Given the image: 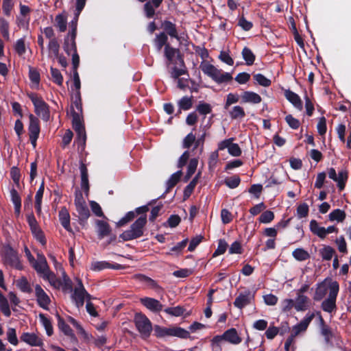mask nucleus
I'll use <instances>...</instances> for the list:
<instances>
[{
	"label": "nucleus",
	"mask_w": 351,
	"mask_h": 351,
	"mask_svg": "<svg viewBox=\"0 0 351 351\" xmlns=\"http://www.w3.org/2000/svg\"><path fill=\"white\" fill-rule=\"evenodd\" d=\"M164 56L166 58L167 66L173 64L169 68V73L172 78H178L188 74L184 57L179 49L173 47L171 45H167L164 48Z\"/></svg>",
	"instance_id": "f257e3e1"
},
{
	"label": "nucleus",
	"mask_w": 351,
	"mask_h": 351,
	"mask_svg": "<svg viewBox=\"0 0 351 351\" xmlns=\"http://www.w3.org/2000/svg\"><path fill=\"white\" fill-rule=\"evenodd\" d=\"M149 204L144 205L135 209L136 215H141L130 226L129 230H125L119 235L120 239L124 241H128L143 236L144 228L147 222L146 213L149 210Z\"/></svg>",
	"instance_id": "f03ea898"
},
{
	"label": "nucleus",
	"mask_w": 351,
	"mask_h": 351,
	"mask_svg": "<svg viewBox=\"0 0 351 351\" xmlns=\"http://www.w3.org/2000/svg\"><path fill=\"white\" fill-rule=\"evenodd\" d=\"M200 68L204 74L219 84L229 82L232 80L231 73L223 72L210 63H202Z\"/></svg>",
	"instance_id": "7ed1b4c3"
},
{
	"label": "nucleus",
	"mask_w": 351,
	"mask_h": 351,
	"mask_svg": "<svg viewBox=\"0 0 351 351\" xmlns=\"http://www.w3.org/2000/svg\"><path fill=\"white\" fill-rule=\"evenodd\" d=\"M1 258L3 264L18 270H23V266L20 261L19 254L10 245H3L1 250Z\"/></svg>",
	"instance_id": "20e7f679"
},
{
	"label": "nucleus",
	"mask_w": 351,
	"mask_h": 351,
	"mask_svg": "<svg viewBox=\"0 0 351 351\" xmlns=\"http://www.w3.org/2000/svg\"><path fill=\"white\" fill-rule=\"evenodd\" d=\"M27 96L34 106L35 113L44 121H48L50 117L49 106L37 93H31Z\"/></svg>",
	"instance_id": "39448f33"
},
{
	"label": "nucleus",
	"mask_w": 351,
	"mask_h": 351,
	"mask_svg": "<svg viewBox=\"0 0 351 351\" xmlns=\"http://www.w3.org/2000/svg\"><path fill=\"white\" fill-rule=\"evenodd\" d=\"M329 295L322 304V309L327 313H332L337 309L336 300L339 290V285L337 281H332L329 285Z\"/></svg>",
	"instance_id": "423d86ee"
},
{
	"label": "nucleus",
	"mask_w": 351,
	"mask_h": 351,
	"mask_svg": "<svg viewBox=\"0 0 351 351\" xmlns=\"http://www.w3.org/2000/svg\"><path fill=\"white\" fill-rule=\"evenodd\" d=\"M134 322L141 336L147 338L150 336L152 325L148 317L142 313H136L134 317Z\"/></svg>",
	"instance_id": "0eeeda50"
},
{
	"label": "nucleus",
	"mask_w": 351,
	"mask_h": 351,
	"mask_svg": "<svg viewBox=\"0 0 351 351\" xmlns=\"http://www.w3.org/2000/svg\"><path fill=\"white\" fill-rule=\"evenodd\" d=\"M328 175L329 178L337 183L340 191L344 190L348 179V173L346 170H341L337 174L335 169L331 167L328 169Z\"/></svg>",
	"instance_id": "6e6552de"
},
{
	"label": "nucleus",
	"mask_w": 351,
	"mask_h": 351,
	"mask_svg": "<svg viewBox=\"0 0 351 351\" xmlns=\"http://www.w3.org/2000/svg\"><path fill=\"white\" fill-rule=\"evenodd\" d=\"M77 282V287H75L73 293L71 295V298L75 302V306L77 308L83 306L85 300V293L86 290L85 289L82 281L80 278H76Z\"/></svg>",
	"instance_id": "1a4fd4ad"
},
{
	"label": "nucleus",
	"mask_w": 351,
	"mask_h": 351,
	"mask_svg": "<svg viewBox=\"0 0 351 351\" xmlns=\"http://www.w3.org/2000/svg\"><path fill=\"white\" fill-rule=\"evenodd\" d=\"M35 295L38 305L45 310H48V306L51 302L50 298L39 285L35 287Z\"/></svg>",
	"instance_id": "9d476101"
},
{
	"label": "nucleus",
	"mask_w": 351,
	"mask_h": 351,
	"mask_svg": "<svg viewBox=\"0 0 351 351\" xmlns=\"http://www.w3.org/2000/svg\"><path fill=\"white\" fill-rule=\"evenodd\" d=\"M135 277L140 282L144 283L148 288L153 289L157 293H163V288L160 286L156 280L149 276L140 274L136 275Z\"/></svg>",
	"instance_id": "9b49d317"
},
{
	"label": "nucleus",
	"mask_w": 351,
	"mask_h": 351,
	"mask_svg": "<svg viewBox=\"0 0 351 351\" xmlns=\"http://www.w3.org/2000/svg\"><path fill=\"white\" fill-rule=\"evenodd\" d=\"M58 319V326L66 336L70 338V340L73 343H77V339L74 334L71 328L65 322L64 319L58 314L56 315Z\"/></svg>",
	"instance_id": "f8f14e48"
},
{
	"label": "nucleus",
	"mask_w": 351,
	"mask_h": 351,
	"mask_svg": "<svg viewBox=\"0 0 351 351\" xmlns=\"http://www.w3.org/2000/svg\"><path fill=\"white\" fill-rule=\"evenodd\" d=\"M140 301L144 306L154 313H159L162 310L163 305L156 299L145 297L141 298Z\"/></svg>",
	"instance_id": "ddd939ff"
},
{
	"label": "nucleus",
	"mask_w": 351,
	"mask_h": 351,
	"mask_svg": "<svg viewBox=\"0 0 351 351\" xmlns=\"http://www.w3.org/2000/svg\"><path fill=\"white\" fill-rule=\"evenodd\" d=\"M161 27L163 29V33H165L171 38L180 40L176 25L170 21L165 20L161 23Z\"/></svg>",
	"instance_id": "4468645a"
},
{
	"label": "nucleus",
	"mask_w": 351,
	"mask_h": 351,
	"mask_svg": "<svg viewBox=\"0 0 351 351\" xmlns=\"http://www.w3.org/2000/svg\"><path fill=\"white\" fill-rule=\"evenodd\" d=\"M253 298L250 291H246L244 293H241L235 299L234 305L238 308L242 309L245 306L248 305L251 302V300Z\"/></svg>",
	"instance_id": "2eb2a0df"
},
{
	"label": "nucleus",
	"mask_w": 351,
	"mask_h": 351,
	"mask_svg": "<svg viewBox=\"0 0 351 351\" xmlns=\"http://www.w3.org/2000/svg\"><path fill=\"white\" fill-rule=\"evenodd\" d=\"M122 268V265L119 263L112 264L105 261L93 262L90 267L95 271H100L106 269H120Z\"/></svg>",
	"instance_id": "dca6fc26"
},
{
	"label": "nucleus",
	"mask_w": 351,
	"mask_h": 351,
	"mask_svg": "<svg viewBox=\"0 0 351 351\" xmlns=\"http://www.w3.org/2000/svg\"><path fill=\"white\" fill-rule=\"evenodd\" d=\"M32 267L37 273L42 274L43 276H45L47 274L51 271L44 256H40L38 261H35L32 263Z\"/></svg>",
	"instance_id": "f3484780"
},
{
	"label": "nucleus",
	"mask_w": 351,
	"mask_h": 351,
	"mask_svg": "<svg viewBox=\"0 0 351 351\" xmlns=\"http://www.w3.org/2000/svg\"><path fill=\"white\" fill-rule=\"evenodd\" d=\"M96 224L97 227V236L99 239H102L110 234L112 229L108 223L103 220L97 219L96 221Z\"/></svg>",
	"instance_id": "a211bd4d"
},
{
	"label": "nucleus",
	"mask_w": 351,
	"mask_h": 351,
	"mask_svg": "<svg viewBox=\"0 0 351 351\" xmlns=\"http://www.w3.org/2000/svg\"><path fill=\"white\" fill-rule=\"evenodd\" d=\"M21 340L32 346H40L43 344L42 339L34 333L23 332L21 336Z\"/></svg>",
	"instance_id": "6ab92c4d"
},
{
	"label": "nucleus",
	"mask_w": 351,
	"mask_h": 351,
	"mask_svg": "<svg viewBox=\"0 0 351 351\" xmlns=\"http://www.w3.org/2000/svg\"><path fill=\"white\" fill-rule=\"evenodd\" d=\"M72 115V127L75 132L85 130L83 117L81 114L75 112L73 109L71 111Z\"/></svg>",
	"instance_id": "aec40b11"
},
{
	"label": "nucleus",
	"mask_w": 351,
	"mask_h": 351,
	"mask_svg": "<svg viewBox=\"0 0 351 351\" xmlns=\"http://www.w3.org/2000/svg\"><path fill=\"white\" fill-rule=\"evenodd\" d=\"M241 103H250L257 104L261 102V97L256 93L252 91H244L241 96Z\"/></svg>",
	"instance_id": "412c9836"
},
{
	"label": "nucleus",
	"mask_w": 351,
	"mask_h": 351,
	"mask_svg": "<svg viewBox=\"0 0 351 351\" xmlns=\"http://www.w3.org/2000/svg\"><path fill=\"white\" fill-rule=\"evenodd\" d=\"M222 337L225 341L234 345L240 343L242 341L234 328H231L226 330L222 335Z\"/></svg>",
	"instance_id": "4be33fe9"
},
{
	"label": "nucleus",
	"mask_w": 351,
	"mask_h": 351,
	"mask_svg": "<svg viewBox=\"0 0 351 351\" xmlns=\"http://www.w3.org/2000/svg\"><path fill=\"white\" fill-rule=\"evenodd\" d=\"M29 136H39L40 128L38 119L32 114L29 115Z\"/></svg>",
	"instance_id": "5701e85b"
},
{
	"label": "nucleus",
	"mask_w": 351,
	"mask_h": 351,
	"mask_svg": "<svg viewBox=\"0 0 351 351\" xmlns=\"http://www.w3.org/2000/svg\"><path fill=\"white\" fill-rule=\"evenodd\" d=\"M309 298L304 295H297L294 300V308L297 311H304L309 306Z\"/></svg>",
	"instance_id": "b1692460"
},
{
	"label": "nucleus",
	"mask_w": 351,
	"mask_h": 351,
	"mask_svg": "<svg viewBox=\"0 0 351 351\" xmlns=\"http://www.w3.org/2000/svg\"><path fill=\"white\" fill-rule=\"evenodd\" d=\"M59 220L62 227L67 231L71 232L70 225V215L65 207H62L58 213Z\"/></svg>",
	"instance_id": "393cba45"
},
{
	"label": "nucleus",
	"mask_w": 351,
	"mask_h": 351,
	"mask_svg": "<svg viewBox=\"0 0 351 351\" xmlns=\"http://www.w3.org/2000/svg\"><path fill=\"white\" fill-rule=\"evenodd\" d=\"M285 96L286 99L295 108H298L299 110L302 109V102L298 94L289 89L285 91Z\"/></svg>",
	"instance_id": "a878e982"
},
{
	"label": "nucleus",
	"mask_w": 351,
	"mask_h": 351,
	"mask_svg": "<svg viewBox=\"0 0 351 351\" xmlns=\"http://www.w3.org/2000/svg\"><path fill=\"white\" fill-rule=\"evenodd\" d=\"M309 228L310 230L320 239H324L326 237V228L319 226L316 220L312 219L310 221Z\"/></svg>",
	"instance_id": "bb28decb"
},
{
	"label": "nucleus",
	"mask_w": 351,
	"mask_h": 351,
	"mask_svg": "<svg viewBox=\"0 0 351 351\" xmlns=\"http://www.w3.org/2000/svg\"><path fill=\"white\" fill-rule=\"evenodd\" d=\"M153 43L158 51H160L163 47L165 48L167 45H170L168 43V36L163 32L156 34Z\"/></svg>",
	"instance_id": "cd10ccee"
},
{
	"label": "nucleus",
	"mask_w": 351,
	"mask_h": 351,
	"mask_svg": "<svg viewBox=\"0 0 351 351\" xmlns=\"http://www.w3.org/2000/svg\"><path fill=\"white\" fill-rule=\"evenodd\" d=\"M78 213L79 223L84 225L90 217V210L86 204L75 208Z\"/></svg>",
	"instance_id": "c85d7f7f"
},
{
	"label": "nucleus",
	"mask_w": 351,
	"mask_h": 351,
	"mask_svg": "<svg viewBox=\"0 0 351 351\" xmlns=\"http://www.w3.org/2000/svg\"><path fill=\"white\" fill-rule=\"evenodd\" d=\"M182 171L179 170L173 173L167 182V189L165 193H169L180 181Z\"/></svg>",
	"instance_id": "c756f323"
},
{
	"label": "nucleus",
	"mask_w": 351,
	"mask_h": 351,
	"mask_svg": "<svg viewBox=\"0 0 351 351\" xmlns=\"http://www.w3.org/2000/svg\"><path fill=\"white\" fill-rule=\"evenodd\" d=\"M346 217V213L344 210L339 208L333 210L329 215L328 219L330 221L343 222Z\"/></svg>",
	"instance_id": "7c9ffc66"
},
{
	"label": "nucleus",
	"mask_w": 351,
	"mask_h": 351,
	"mask_svg": "<svg viewBox=\"0 0 351 351\" xmlns=\"http://www.w3.org/2000/svg\"><path fill=\"white\" fill-rule=\"evenodd\" d=\"M43 278L49 281L50 285L56 289H59L63 285L62 281L58 278L55 274L52 271L47 274L45 276H43Z\"/></svg>",
	"instance_id": "2f4dec72"
},
{
	"label": "nucleus",
	"mask_w": 351,
	"mask_h": 351,
	"mask_svg": "<svg viewBox=\"0 0 351 351\" xmlns=\"http://www.w3.org/2000/svg\"><path fill=\"white\" fill-rule=\"evenodd\" d=\"M199 175V173L195 176L193 180L189 182V184L186 186V187L184 189V193H183V197L184 199L186 200L188 199L192 194V193L194 191V189L195 186L197 185V181H198V176Z\"/></svg>",
	"instance_id": "473e14b6"
},
{
	"label": "nucleus",
	"mask_w": 351,
	"mask_h": 351,
	"mask_svg": "<svg viewBox=\"0 0 351 351\" xmlns=\"http://www.w3.org/2000/svg\"><path fill=\"white\" fill-rule=\"evenodd\" d=\"M39 318L41 324L44 326L47 335L50 337L53 333V328L51 320L47 318L43 313H40Z\"/></svg>",
	"instance_id": "72a5a7b5"
},
{
	"label": "nucleus",
	"mask_w": 351,
	"mask_h": 351,
	"mask_svg": "<svg viewBox=\"0 0 351 351\" xmlns=\"http://www.w3.org/2000/svg\"><path fill=\"white\" fill-rule=\"evenodd\" d=\"M293 257L298 261H304L310 258L309 253L303 248H296L292 252Z\"/></svg>",
	"instance_id": "f704fd0d"
},
{
	"label": "nucleus",
	"mask_w": 351,
	"mask_h": 351,
	"mask_svg": "<svg viewBox=\"0 0 351 351\" xmlns=\"http://www.w3.org/2000/svg\"><path fill=\"white\" fill-rule=\"evenodd\" d=\"M327 291H328V289L326 287L325 282H322L319 283L317 285V287L315 290V294L313 296V300L315 301L322 300L324 298V296L326 295Z\"/></svg>",
	"instance_id": "c9c22d12"
},
{
	"label": "nucleus",
	"mask_w": 351,
	"mask_h": 351,
	"mask_svg": "<svg viewBox=\"0 0 351 351\" xmlns=\"http://www.w3.org/2000/svg\"><path fill=\"white\" fill-rule=\"evenodd\" d=\"M241 54L247 65L251 66L254 64L256 56L250 48L245 47L242 50Z\"/></svg>",
	"instance_id": "e433bc0d"
},
{
	"label": "nucleus",
	"mask_w": 351,
	"mask_h": 351,
	"mask_svg": "<svg viewBox=\"0 0 351 351\" xmlns=\"http://www.w3.org/2000/svg\"><path fill=\"white\" fill-rule=\"evenodd\" d=\"M55 26L58 28L60 32H64L66 29V17L62 14H59L55 18Z\"/></svg>",
	"instance_id": "4c0bfd02"
},
{
	"label": "nucleus",
	"mask_w": 351,
	"mask_h": 351,
	"mask_svg": "<svg viewBox=\"0 0 351 351\" xmlns=\"http://www.w3.org/2000/svg\"><path fill=\"white\" fill-rule=\"evenodd\" d=\"M196 110L200 114L206 116L212 112V106L208 103H206L204 101H200L196 106Z\"/></svg>",
	"instance_id": "58836bf2"
},
{
	"label": "nucleus",
	"mask_w": 351,
	"mask_h": 351,
	"mask_svg": "<svg viewBox=\"0 0 351 351\" xmlns=\"http://www.w3.org/2000/svg\"><path fill=\"white\" fill-rule=\"evenodd\" d=\"M319 253L323 260L330 261L335 254V250L331 246L326 245L319 250Z\"/></svg>",
	"instance_id": "ea45409f"
},
{
	"label": "nucleus",
	"mask_w": 351,
	"mask_h": 351,
	"mask_svg": "<svg viewBox=\"0 0 351 351\" xmlns=\"http://www.w3.org/2000/svg\"><path fill=\"white\" fill-rule=\"evenodd\" d=\"M229 114L232 119H243L245 117L244 109L240 106H234Z\"/></svg>",
	"instance_id": "a19ab883"
},
{
	"label": "nucleus",
	"mask_w": 351,
	"mask_h": 351,
	"mask_svg": "<svg viewBox=\"0 0 351 351\" xmlns=\"http://www.w3.org/2000/svg\"><path fill=\"white\" fill-rule=\"evenodd\" d=\"M30 230L34 238L38 242H40L43 245H45L46 244L47 241L45 237V234L39 226H37L36 228L31 229Z\"/></svg>",
	"instance_id": "79ce46f5"
},
{
	"label": "nucleus",
	"mask_w": 351,
	"mask_h": 351,
	"mask_svg": "<svg viewBox=\"0 0 351 351\" xmlns=\"http://www.w3.org/2000/svg\"><path fill=\"white\" fill-rule=\"evenodd\" d=\"M154 335L158 338H163L167 336H171V328L162 327L156 325L154 328Z\"/></svg>",
	"instance_id": "37998d69"
},
{
	"label": "nucleus",
	"mask_w": 351,
	"mask_h": 351,
	"mask_svg": "<svg viewBox=\"0 0 351 351\" xmlns=\"http://www.w3.org/2000/svg\"><path fill=\"white\" fill-rule=\"evenodd\" d=\"M9 23L3 17H0V32L6 40H10Z\"/></svg>",
	"instance_id": "c03bdc74"
},
{
	"label": "nucleus",
	"mask_w": 351,
	"mask_h": 351,
	"mask_svg": "<svg viewBox=\"0 0 351 351\" xmlns=\"http://www.w3.org/2000/svg\"><path fill=\"white\" fill-rule=\"evenodd\" d=\"M171 336L186 339L189 337V332L186 330L180 327H171Z\"/></svg>",
	"instance_id": "a18cd8bd"
},
{
	"label": "nucleus",
	"mask_w": 351,
	"mask_h": 351,
	"mask_svg": "<svg viewBox=\"0 0 351 351\" xmlns=\"http://www.w3.org/2000/svg\"><path fill=\"white\" fill-rule=\"evenodd\" d=\"M321 334L324 337L325 343L327 345L332 346V338L334 337V334L328 326L322 327Z\"/></svg>",
	"instance_id": "49530a36"
},
{
	"label": "nucleus",
	"mask_w": 351,
	"mask_h": 351,
	"mask_svg": "<svg viewBox=\"0 0 351 351\" xmlns=\"http://www.w3.org/2000/svg\"><path fill=\"white\" fill-rule=\"evenodd\" d=\"M198 164V160L197 158H191L189 161L187 167V171L185 176V182H186L192 175L195 172Z\"/></svg>",
	"instance_id": "de8ad7c7"
},
{
	"label": "nucleus",
	"mask_w": 351,
	"mask_h": 351,
	"mask_svg": "<svg viewBox=\"0 0 351 351\" xmlns=\"http://www.w3.org/2000/svg\"><path fill=\"white\" fill-rule=\"evenodd\" d=\"M164 311L171 316L179 317L184 315L186 309L182 306H177L175 307H168Z\"/></svg>",
	"instance_id": "09e8293b"
},
{
	"label": "nucleus",
	"mask_w": 351,
	"mask_h": 351,
	"mask_svg": "<svg viewBox=\"0 0 351 351\" xmlns=\"http://www.w3.org/2000/svg\"><path fill=\"white\" fill-rule=\"evenodd\" d=\"M77 136L75 139V143H77L78 148L81 147L84 149L86 142V130L76 132Z\"/></svg>",
	"instance_id": "8fccbe9b"
},
{
	"label": "nucleus",
	"mask_w": 351,
	"mask_h": 351,
	"mask_svg": "<svg viewBox=\"0 0 351 351\" xmlns=\"http://www.w3.org/2000/svg\"><path fill=\"white\" fill-rule=\"evenodd\" d=\"M48 49L49 51L53 54L54 58L60 55L59 53L60 45L56 38H53L49 40Z\"/></svg>",
	"instance_id": "3c124183"
},
{
	"label": "nucleus",
	"mask_w": 351,
	"mask_h": 351,
	"mask_svg": "<svg viewBox=\"0 0 351 351\" xmlns=\"http://www.w3.org/2000/svg\"><path fill=\"white\" fill-rule=\"evenodd\" d=\"M274 219V213L271 210H267L261 213L258 218V221L262 223H269Z\"/></svg>",
	"instance_id": "603ef678"
},
{
	"label": "nucleus",
	"mask_w": 351,
	"mask_h": 351,
	"mask_svg": "<svg viewBox=\"0 0 351 351\" xmlns=\"http://www.w3.org/2000/svg\"><path fill=\"white\" fill-rule=\"evenodd\" d=\"M50 70L53 82L58 86H62L63 83V76L60 71L58 69L53 68L52 66L51 67Z\"/></svg>",
	"instance_id": "864d4df0"
},
{
	"label": "nucleus",
	"mask_w": 351,
	"mask_h": 351,
	"mask_svg": "<svg viewBox=\"0 0 351 351\" xmlns=\"http://www.w3.org/2000/svg\"><path fill=\"white\" fill-rule=\"evenodd\" d=\"M241 182V179L239 176L235 175L229 178H226L224 183L230 189L237 188Z\"/></svg>",
	"instance_id": "5fc2aeb1"
},
{
	"label": "nucleus",
	"mask_w": 351,
	"mask_h": 351,
	"mask_svg": "<svg viewBox=\"0 0 351 351\" xmlns=\"http://www.w3.org/2000/svg\"><path fill=\"white\" fill-rule=\"evenodd\" d=\"M192 98L193 97H189L187 96L182 97L178 102L180 108L184 110L191 109L193 106Z\"/></svg>",
	"instance_id": "6e6d98bb"
},
{
	"label": "nucleus",
	"mask_w": 351,
	"mask_h": 351,
	"mask_svg": "<svg viewBox=\"0 0 351 351\" xmlns=\"http://www.w3.org/2000/svg\"><path fill=\"white\" fill-rule=\"evenodd\" d=\"M135 217L136 213L134 211L128 212L117 223V227H122L125 226L126 223L132 221Z\"/></svg>",
	"instance_id": "4d7b16f0"
},
{
	"label": "nucleus",
	"mask_w": 351,
	"mask_h": 351,
	"mask_svg": "<svg viewBox=\"0 0 351 351\" xmlns=\"http://www.w3.org/2000/svg\"><path fill=\"white\" fill-rule=\"evenodd\" d=\"M254 80L261 86L264 87H268L271 85V82L270 80L267 78L265 75L261 73H257L254 75Z\"/></svg>",
	"instance_id": "13d9d810"
},
{
	"label": "nucleus",
	"mask_w": 351,
	"mask_h": 351,
	"mask_svg": "<svg viewBox=\"0 0 351 351\" xmlns=\"http://www.w3.org/2000/svg\"><path fill=\"white\" fill-rule=\"evenodd\" d=\"M228 243L224 239H219L218 241V246L213 254V257H216L219 255L223 254L228 247Z\"/></svg>",
	"instance_id": "bf43d9fd"
},
{
	"label": "nucleus",
	"mask_w": 351,
	"mask_h": 351,
	"mask_svg": "<svg viewBox=\"0 0 351 351\" xmlns=\"http://www.w3.org/2000/svg\"><path fill=\"white\" fill-rule=\"evenodd\" d=\"M14 2L13 0H3L2 3V10L3 14L6 16H10L12 10L14 8Z\"/></svg>",
	"instance_id": "052dcab7"
},
{
	"label": "nucleus",
	"mask_w": 351,
	"mask_h": 351,
	"mask_svg": "<svg viewBox=\"0 0 351 351\" xmlns=\"http://www.w3.org/2000/svg\"><path fill=\"white\" fill-rule=\"evenodd\" d=\"M237 25L244 31H250L253 27L252 22L247 21L243 15L239 18Z\"/></svg>",
	"instance_id": "680f3d73"
},
{
	"label": "nucleus",
	"mask_w": 351,
	"mask_h": 351,
	"mask_svg": "<svg viewBox=\"0 0 351 351\" xmlns=\"http://www.w3.org/2000/svg\"><path fill=\"white\" fill-rule=\"evenodd\" d=\"M77 36V30L71 29L66 37L64 38V49L66 53H69V42L75 40Z\"/></svg>",
	"instance_id": "e2e57ef3"
},
{
	"label": "nucleus",
	"mask_w": 351,
	"mask_h": 351,
	"mask_svg": "<svg viewBox=\"0 0 351 351\" xmlns=\"http://www.w3.org/2000/svg\"><path fill=\"white\" fill-rule=\"evenodd\" d=\"M7 339L12 345L16 346L19 343L16 330L9 328L7 330Z\"/></svg>",
	"instance_id": "0e129e2a"
},
{
	"label": "nucleus",
	"mask_w": 351,
	"mask_h": 351,
	"mask_svg": "<svg viewBox=\"0 0 351 351\" xmlns=\"http://www.w3.org/2000/svg\"><path fill=\"white\" fill-rule=\"evenodd\" d=\"M14 50L19 56H22L25 53L26 48L24 38H21L16 40L14 45Z\"/></svg>",
	"instance_id": "69168bd1"
},
{
	"label": "nucleus",
	"mask_w": 351,
	"mask_h": 351,
	"mask_svg": "<svg viewBox=\"0 0 351 351\" xmlns=\"http://www.w3.org/2000/svg\"><path fill=\"white\" fill-rule=\"evenodd\" d=\"M285 121L289 126L293 130L298 129L300 125V121L293 117L291 114L287 115L285 117Z\"/></svg>",
	"instance_id": "338daca9"
},
{
	"label": "nucleus",
	"mask_w": 351,
	"mask_h": 351,
	"mask_svg": "<svg viewBox=\"0 0 351 351\" xmlns=\"http://www.w3.org/2000/svg\"><path fill=\"white\" fill-rule=\"evenodd\" d=\"M154 6L151 4V2L147 1L143 6V10L145 14V16L147 19H152L155 15V10Z\"/></svg>",
	"instance_id": "774afa93"
}]
</instances>
